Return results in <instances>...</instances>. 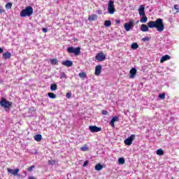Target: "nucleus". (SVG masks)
Here are the masks:
<instances>
[{"label": "nucleus", "mask_w": 179, "mask_h": 179, "mask_svg": "<svg viewBox=\"0 0 179 179\" xmlns=\"http://www.w3.org/2000/svg\"><path fill=\"white\" fill-rule=\"evenodd\" d=\"M150 29H157V31L162 33L164 30V23H163V20L162 18H158L155 21H150L148 25L143 24L141 26V31H149Z\"/></svg>", "instance_id": "obj_1"}, {"label": "nucleus", "mask_w": 179, "mask_h": 179, "mask_svg": "<svg viewBox=\"0 0 179 179\" xmlns=\"http://www.w3.org/2000/svg\"><path fill=\"white\" fill-rule=\"evenodd\" d=\"M33 15V7L28 6L25 8V9H23L20 13V15L21 17H26L31 16Z\"/></svg>", "instance_id": "obj_2"}, {"label": "nucleus", "mask_w": 179, "mask_h": 179, "mask_svg": "<svg viewBox=\"0 0 179 179\" xmlns=\"http://www.w3.org/2000/svg\"><path fill=\"white\" fill-rule=\"evenodd\" d=\"M1 107H3L6 111H9L10 106H12V102L6 100V99H2L0 101Z\"/></svg>", "instance_id": "obj_3"}, {"label": "nucleus", "mask_w": 179, "mask_h": 179, "mask_svg": "<svg viewBox=\"0 0 179 179\" xmlns=\"http://www.w3.org/2000/svg\"><path fill=\"white\" fill-rule=\"evenodd\" d=\"M67 52H69V54H74L75 55L78 56L80 54V48L69 47L67 48Z\"/></svg>", "instance_id": "obj_4"}, {"label": "nucleus", "mask_w": 179, "mask_h": 179, "mask_svg": "<svg viewBox=\"0 0 179 179\" xmlns=\"http://www.w3.org/2000/svg\"><path fill=\"white\" fill-rule=\"evenodd\" d=\"M108 11L110 15H114L115 13V7L114 6V1H109L108 3Z\"/></svg>", "instance_id": "obj_5"}, {"label": "nucleus", "mask_w": 179, "mask_h": 179, "mask_svg": "<svg viewBox=\"0 0 179 179\" xmlns=\"http://www.w3.org/2000/svg\"><path fill=\"white\" fill-rule=\"evenodd\" d=\"M134 26H135V23L134 22V20H130L129 22L125 23L124 24V29L126 31H129L134 29Z\"/></svg>", "instance_id": "obj_6"}, {"label": "nucleus", "mask_w": 179, "mask_h": 179, "mask_svg": "<svg viewBox=\"0 0 179 179\" xmlns=\"http://www.w3.org/2000/svg\"><path fill=\"white\" fill-rule=\"evenodd\" d=\"M135 138L136 135L131 134L129 138L124 140V144L127 145V146H131L132 145V142L135 141Z\"/></svg>", "instance_id": "obj_7"}, {"label": "nucleus", "mask_w": 179, "mask_h": 179, "mask_svg": "<svg viewBox=\"0 0 179 179\" xmlns=\"http://www.w3.org/2000/svg\"><path fill=\"white\" fill-rule=\"evenodd\" d=\"M95 59L99 61V62L105 61L106 60V55L103 52H99L96 55Z\"/></svg>", "instance_id": "obj_8"}, {"label": "nucleus", "mask_w": 179, "mask_h": 179, "mask_svg": "<svg viewBox=\"0 0 179 179\" xmlns=\"http://www.w3.org/2000/svg\"><path fill=\"white\" fill-rule=\"evenodd\" d=\"M8 173L10 174H12V176H14L15 177L19 176V169H7Z\"/></svg>", "instance_id": "obj_9"}, {"label": "nucleus", "mask_w": 179, "mask_h": 179, "mask_svg": "<svg viewBox=\"0 0 179 179\" xmlns=\"http://www.w3.org/2000/svg\"><path fill=\"white\" fill-rule=\"evenodd\" d=\"M138 11L141 16H145V15H146L145 13V5H141L139 8L138 9Z\"/></svg>", "instance_id": "obj_10"}, {"label": "nucleus", "mask_w": 179, "mask_h": 179, "mask_svg": "<svg viewBox=\"0 0 179 179\" xmlns=\"http://www.w3.org/2000/svg\"><path fill=\"white\" fill-rule=\"evenodd\" d=\"M118 120L119 119L117 116H115L111 119L110 125L112 127V128H115V124L114 123Z\"/></svg>", "instance_id": "obj_11"}, {"label": "nucleus", "mask_w": 179, "mask_h": 179, "mask_svg": "<svg viewBox=\"0 0 179 179\" xmlns=\"http://www.w3.org/2000/svg\"><path fill=\"white\" fill-rule=\"evenodd\" d=\"M90 131L92 132H100L101 129L100 127H97L96 126H90Z\"/></svg>", "instance_id": "obj_12"}, {"label": "nucleus", "mask_w": 179, "mask_h": 179, "mask_svg": "<svg viewBox=\"0 0 179 179\" xmlns=\"http://www.w3.org/2000/svg\"><path fill=\"white\" fill-rule=\"evenodd\" d=\"M101 69H102L101 65L96 66L94 73L96 76H99V75H100V73H101Z\"/></svg>", "instance_id": "obj_13"}, {"label": "nucleus", "mask_w": 179, "mask_h": 179, "mask_svg": "<svg viewBox=\"0 0 179 179\" xmlns=\"http://www.w3.org/2000/svg\"><path fill=\"white\" fill-rule=\"evenodd\" d=\"M171 57L169 55H166L163 56L160 59V64H163V62H166V61H169V59H171Z\"/></svg>", "instance_id": "obj_14"}, {"label": "nucleus", "mask_w": 179, "mask_h": 179, "mask_svg": "<svg viewBox=\"0 0 179 179\" xmlns=\"http://www.w3.org/2000/svg\"><path fill=\"white\" fill-rule=\"evenodd\" d=\"M62 64L64 66H67V67L72 66V65H73V62H72V61L71 60L63 61Z\"/></svg>", "instance_id": "obj_15"}, {"label": "nucleus", "mask_w": 179, "mask_h": 179, "mask_svg": "<svg viewBox=\"0 0 179 179\" xmlns=\"http://www.w3.org/2000/svg\"><path fill=\"white\" fill-rule=\"evenodd\" d=\"M10 57H12V54L9 52H6L3 54V59H10Z\"/></svg>", "instance_id": "obj_16"}, {"label": "nucleus", "mask_w": 179, "mask_h": 179, "mask_svg": "<svg viewBox=\"0 0 179 179\" xmlns=\"http://www.w3.org/2000/svg\"><path fill=\"white\" fill-rule=\"evenodd\" d=\"M135 75H136V69L132 68L130 70V76H129V78L133 79V78H135Z\"/></svg>", "instance_id": "obj_17"}, {"label": "nucleus", "mask_w": 179, "mask_h": 179, "mask_svg": "<svg viewBox=\"0 0 179 179\" xmlns=\"http://www.w3.org/2000/svg\"><path fill=\"white\" fill-rule=\"evenodd\" d=\"M88 20L90 22H94V20H97V15L95 14H92L88 17Z\"/></svg>", "instance_id": "obj_18"}, {"label": "nucleus", "mask_w": 179, "mask_h": 179, "mask_svg": "<svg viewBox=\"0 0 179 179\" xmlns=\"http://www.w3.org/2000/svg\"><path fill=\"white\" fill-rule=\"evenodd\" d=\"M34 138L36 141V142H40L43 138V136H41V134H36L34 136Z\"/></svg>", "instance_id": "obj_19"}, {"label": "nucleus", "mask_w": 179, "mask_h": 179, "mask_svg": "<svg viewBox=\"0 0 179 179\" xmlns=\"http://www.w3.org/2000/svg\"><path fill=\"white\" fill-rule=\"evenodd\" d=\"M95 170H96V171H101V170H103V165L101 164H97L95 166Z\"/></svg>", "instance_id": "obj_20"}, {"label": "nucleus", "mask_w": 179, "mask_h": 179, "mask_svg": "<svg viewBox=\"0 0 179 179\" xmlns=\"http://www.w3.org/2000/svg\"><path fill=\"white\" fill-rule=\"evenodd\" d=\"M142 17L140 20V22L141 23H146V22H148V17H146V15H141Z\"/></svg>", "instance_id": "obj_21"}, {"label": "nucleus", "mask_w": 179, "mask_h": 179, "mask_svg": "<svg viewBox=\"0 0 179 179\" xmlns=\"http://www.w3.org/2000/svg\"><path fill=\"white\" fill-rule=\"evenodd\" d=\"M131 48L132 50H138V48H139V45H138L137 43H133L131 44Z\"/></svg>", "instance_id": "obj_22"}, {"label": "nucleus", "mask_w": 179, "mask_h": 179, "mask_svg": "<svg viewBox=\"0 0 179 179\" xmlns=\"http://www.w3.org/2000/svg\"><path fill=\"white\" fill-rule=\"evenodd\" d=\"M57 89H58V85H57V84L53 83L50 85V90H52V92L57 90Z\"/></svg>", "instance_id": "obj_23"}, {"label": "nucleus", "mask_w": 179, "mask_h": 179, "mask_svg": "<svg viewBox=\"0 0 179 179\" xmlns=\"http://www.w3.org/2000/svg\"><path fill=\"white\" fill-rule=\"evenodd\" d=\"M80 150H82V152H87L89 150V147H87V145L85 144L80 148Z\"/></svg>", "instance_id": "obj_24"}, {"label": "nucleus", "mask_w": 179, "mask_h": 179, "mask_svg": "<svg viewBox=\"0 0 179 179\" xmlns=\"http://www.w3.org/2000/svg\"><path fill=\"white\" fill-rule=\"evenodd\" d=\"M118 163H119V164H125V158L124 157L119 158Z\"/></svg>", "instance_id": "obj_25"}, {"label": "nucleus", "mask_w": 179, "mask_h": 179, "mask_svg": "<svg viewBox=\"0 0 179 179\" xmlns=\"http://www.w3.org/2000/svg\"><path fill=\"white\" fill-rule=\"evenodd\" d=\"M48 97H50V99H57V95H55V94L52 93V92H49L48 94Z\"/></svg>", "instance_id": "obj_26"}, {"label": "nucleus", "mask_w": 179, "mask_h": 179, "mask_svg": "<svg viewBox=\"0 0 179 179\" xmlns=\"http://www.w3.org/2000/svg\"><path fill=\"white\" fill-rule=\"evenodd\" d=\"M157 155H158V156H163V155H164V150H163L162 149L157 150Z\"/></svg>", "instance_id": "obj_27"}, {"label": "nucleus", "mask_w": 179, "mask_h": 179, "mask_svg": "<svg viewBox=\"0 0 179 179\" xmlns=\"http://www.w3.org/2000/svg\"><path fill=\"white\" fill-rule=\"evenodd\" d=\"M50 64L52 65H57L58 64V59H50Z\"/></svg>", "instance_id": "obj_28"}, {"label": "nucleus", "mask_w": 179, "mask_h": 179, "mask_svg": "<svg viewBox=\"0 0 179 179\" xmlns=\"http://www.w3.org/2000/svg\"><path fill=\"white\" fill-rule=\"evenodd\" d=\"M78 76H80V78H81L82 79H85L87 77L86 73L85 72L79 73Z\"/></svg>", "instance_id": "obj_29"}, {"label": "nucleus", "mask_w": 179, "mask_h": 179, "mask_svg": "<svg viewBox=\"0 0 179 179\" xmlns=\"http://www.w3.org/2000/svg\"><path fill=\"white\" fill-rule=\"evenodd\" d=\"M104 26L106 27H110V26H111V21L110 20H106L105 23H104Z\"/></svg>", "instance_id": "obj_30"}, {"label": "nucleus", "mask_w": 179, "mask_h": 179, "mask_svg": "<svg viewBox=\"0 0 179 179\" xmlns=\"http://www.w3.org/2000/svg\"><path fill=\"white\" fill-rule=\"evenodd\" d=\"M57 161L55 159H50L48 161V164L52 166L54 164H56Z\"/></svg>", "instance_id": "obj_31"}, {"label": "nucleus", "mask_w": 179, "mask_h": 179, "mask_svg": "<svg viewBox=\"0 0 179 179\" xmlns=\"http://www.w3.org/2000/svg\"><path fill=\"white\" fill-rule=\"evenodd\" d=\"M159 98L161 99V100H164V99H166V94H159Z\"/></svg>", "instance_id": "obj_32"}, {"label": "nucleus", "mask_w": 179, "mask_h": 179, "mask_svg": "<svg viewBox=\"0 0 179 179\" xmlns=\"http://www.w3.org/2000/svg\"><path fill=\"white\" fill-rule=\"evenodd\" d=\"M6 9H12V3L9 2L6 4Z\"/></svg>", "instance_id": "obj_33"}, {"label": "nucleus", "mask_w": 179, "mask_h": 179, "mask_svg": "<svg viewBox=\"0 0 179 179\" xmlns=\"http://www.w3.org/2000/svg\"><path fill=\"white\" fill-rule=\"evenodd\" d=\"M63 78L66 79V74H65V73H64V72L61 73L60 79H63Z\"/></svg>", "instance_id": "obj_34"}, {"label": "nucleus", "mask_w": 179, "mask_h": 179, "mask_svg": "<svg viewBox=\"0 0 179 179\" xmlns=\"http://www.w3.org/2000/svg\"><path fill=\"white\" fill-rule=\"evenodd\" d=\"M150 40V38L148 36L144 37L142 38V41H149Z\"/></svg>", "instance_id": "obj_35"}, {"label": "nucleus", "mask_w": 179, "mask_h": 179, "mask_svg": "<svg viewBox=\"0 0 179 179\" xmlns=\"http://www.w3.org/2000/svg\"><path fill=\"white\" fill-rule=\"evenodd\" d=\"M107 114H108V112L107 110H101L102 115H107Z\"/></svg>", "instance_id": "obj_36"}, {"label": "nucleus", "mask_w": 179, "mask_h": 179, "mask_svg": "<svg viewBox=\"0 0 179 179\" xmlns=\"http://www.w3.org/2000/svg\"><path fill=\"white\" fill-rule=\"evenodd\" d=\"M71 96H72V94L71 92H67L66 94V96L67 99H71Z\"/></svg>", "instance_id": "obj_37"}, {"label": "nucleus", "mask_w": 179, "mask_h": 179, "mask_svg": "<svg viewBox=\"0 0 179 179\" xmlns=\"http://www.w3.org/2000/svg\"><path fill=\"white\" fill-rule=\"evenodd\" d=\"M34 166H29V168H27V171H33V169H34Z\"/></svg>", "instance_id": "obj_38"}, {"label": "nucleus", "mask_w": 179, "mask_h": 179, "mask_svg": "<svg viewBox=\"0 0 179 179\" xmlns=\"http://www.w3.org/2000/svg\"><path fill=\"white\" fill-rule=\"evenodd\" d=\"M87 164H89V161H88V160H87V161H85V162H84L83 166V167H86V166H87Z\"/></svg>", "instance_id": "obj_39"}, {"label": "nucleus", "mask_w": 179, "mask_h": 179, "mask_svg": "<svg viewBox=\"0 0 179 179\" xmlns=\"http://www.w3.org/2000/svg\"><path fill=\"white\" fill-rule=\"evenodd\" d=\"M3 12H5V10H3V7L0 6V14L3 13Z\"/></svg>", "instance_id": "obj_40"}, {"label": "nucleus", "mask_w": 179, "mask_h": 179, "mask_svg": "<svg viewBox=\"0 0 179 179\" xmlns=\"http://www.w3.org/2000/svg\"><path fill=\"white\" fill-rule=\"evenodd\" d=\"M178 5L177 4H175L174 5V9L176 10H177V12H179V8H178Z\"/></svg>", "instance_id": "obj_41"}, {"label": "nucleus", "mask_w": 179, "mask_h": 179, "mask_svg": "<svg viewBox=\"0 0 179 179\" xmlns=\"http://www.w3.org/2000/svg\"><path fill=\"white\" fill-rule=\"evenodd\" d=\"M42 31L43 33H47V31H48V28H43Z\"/></svg>", "instance_id": "obj_42"}, {"label": "nucleus", "mask_w": 179, "mask_h": 179, "mask_svg": "<svg viewBox=\"0 0 179 179\" xmlns=\"http://www.w3.org/2000/svg\"><path fill=\"white\" fill-rule=\"evenodd\" d=\"M115 23H116L117 24H120V23H121V21H120V20H115Z\"/></svg>", "instance_id": "obj_43"}, {"label": "nucleus", "mask_w": 179, "mask_h": 179, "mask_svg": "<svg viewBox=\"0 0 179 179\" xmlns=\"http://www.w3.org/2000/svg\"><path fill=\"white\" fill-rule=\"evenodd\" d=\"M3 52V48H0V54H2Z\"/></svg>", "instance_id": "obj_44"}, {"label": "nucleus", "mask_w": 179, "mask_h": 179, "mask_svg": "<svg viewBox=\"0 0 179 179\" xmlns=\"http://www.w3.org/2000/svg\"><path fill=\"white\" fill-rule=\"evenodd\" d=\"M29 179H37V178H34V176H29Z\"/></svg>", "instance_id": "obj_45"}]
</instances>
